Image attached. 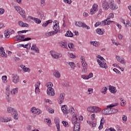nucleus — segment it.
Listing matches in <instances>:
<instances>
[{
  "instance_id": "obj_1",
  "label": "nucleus",
  "mask_w": 131,
  "mask_h": 131,
  "mask_svg": "<svg viewBox=\"0 0 131 131\" xmlns=\"http://www.w3.org/2000/svg\"><path fill=\"white\" fill-rule=\"evenodd\" d=\"M97 58H98L99 59H97V62L101 68H104V69H108V66H107V64H106V60L104 59V57H101V55H99L97 56Z\"/></svg>"
},
{
  "instance_id": "obj_2",
  "label": "nucleus",
  "mask_w": 131,
  "mask_h": 131,
  "mask_svg": "<svg viewBox=\"0 0 131 131\" xmlns=\"http://www.w3.org/2000/svg\"><path fill=\"white\" fill-rule=\"evenodd\" d=\"M118 103H113L110 104L107 106V108H110V113L111 114H115V113H117L118 110L117 109L112 108L113 107H115V106H118Z\"/></svg>"
},
{
  "instance_id": "obj_3",
  "label": "nucleus",
  "mask_w": 131,
  "mask_h": 131,
  "mask_svg": "<svg viewBox=\"0 0 131 131\" xmlns=\"http://www.w3.org/2000/svg\"><path fill=\"white\" fill-rule=\"evenodd\" d=\"M87 111L91 113H97V112H100L101 109L98 106H89L87 108Z\"/></svg>"
},
{
  "instance_id": "obj_4",
  "label": "nucleus",
  "mask_w": 131,
  "mask_h": 131,
  "mask_svg": "<svg viewBox=\"0 0 131 131\" xmlns=\"http://www.w3.org/2000/svg\"><path fill=\"white\" fill-rule=\"evenodd\" d=\"M75 25L76 26H77V27H82V28H86L88 30L90 29L91 28L90 27V26L86 25L85 24H84V23H81L80 21H76L75 23Z\"/></svg>"
},
{
  "instance_id": "obj_5",
  "label": "nucleus",
  "mask_w": 131,
  "mask_h": 131,
  "mask_svg": "<svg viewBox=\"0 0 131 131\" xmlns=\"http://www.w3.org/2000/svg\"><path fill=\"white\" fill-rule=\"evenodd\" d=\"M15 9L17 11L18 13L20 14V15H21L23 18H25L26 16L25 15V11L23 9L21 8V7L19 6H15Z\"/></svg>"
},
{
  "instance_id": "obj_6",
  "label": "nucleus",
  "mask_w": 131,
  "mask_h": 131,
  "mask_svg": "<svg viewBox=\"0 0 131 131\" xmlns=\"http://www.w3.org/2000/svg\"><path fill=\"white\" fill-rule=\"evenodd\" d=\"M111 23H115L114 21L110 20V17H108L103 21H101V26L110 25Z\"/></svg>"
},
{
  "instance_id": "obj_7",
  "label": "nucleus",
  "mask_w": 131,
  "mask_h": 131,
  "mask_svg": "<svg viewBox=\"0 0 131 131\" xmlns=\"http://www.w3.org/2000/svg\"><path fill=\"white\" fill-rule=\"evenodd\" d=\"M12 78V80L13 83H18V82L20 81L19 76L17 75V74H13Z\"/></svg>"
},
{
  "instance_id": "obj_8",
  "label": "nucleus",
  "mask_w": 131,
  "mask_h": 131,
  "mask_svg": "<svg viewBox=\"0 0 131 131\" xmlns=\"http://www.w3.org/2000/svg\"><path fill=\"white\" fill-rule=\"evenodd\" d=\"M92 9L90 10V14L91 15H94V14H96L97 11H98V5L97 4H93Z\"/></svg>"
},
{
  "instance_id": "obj_9",
  "label": "nucleus",
  "mask_w": 131,
  "mask_h": 131,
  "mask_svg": "<svg viewBox=\"0 0 131 131\" xmlns=\"http://www.w3.org/2000/svg\"><path fill=\"white\" fill-rule=\"evenodd\" d=\"M64 98H65V93H62L60 94L59 98L57 99V101H59V104L61 105L63 102H64Z\"/></svg>"
},
{
  "instance_id": "obj_10",
  "label": "nucleus",
  "mask_w": 131,
  "mask_h": 131,
  "mask_svg": "<svg viewBox=\"0 0 131 131\" xmlns=\"http://www.w3.org/2000/svg\"><path fill=\"white\" fill-rule=\"evenodd\" d=\"M31 111L32 113H34L35 114H41V110L36 108L35 107H33L31 108Z\"/></svg>"
},
{
  "instance_id": "obj_11",
  "label": "nucleus",
  "mask_w": 131,
  "mask_h": 131,
  "mask_svg": "<svg viewBox=\"0 0 131 131\" xmlns=\"http://www.w3.org/2000/svg\"><path fill=\"white\" fill-rule=\"evenodd\" d=\"M0 56L4 57V58H7V54L5 52V49L3 47H0Z\"/></svg>"
},
{
  "instance_id": "obj_12",
  "label": "nucleus",
  "mask_w": 131,
  "mask_h": 131,
  "mask_svg": "<svg viewBox=\"0 0 131 131\" xmlns=\"http://www.w3.org/2000/svg\"><path fill=\"white\" fill-rule=\"evenodd\" d=\"M102 8L103 9L105 10V11H107V10L110 8L108 2H107L106 0L104 1L102 3Z\"/></svg>"
},
{
  "instance_id": "obj_13",
  "label": "nucleus",
  "mask_w": 131,
  "mask_h": 131,
  "mask_svg": "<svg viewBox=\"0 0 131 131\" xmlns=\"http://www.w3.org/2000/svg\"><path fill=\"white\" fill-rule=\"evenodd\" d=\"M55 123L56 124V127L57 131H60L61 129L60 128V120L59 118H56L54 119Z\"/></svg>"
},
{
  "instance_id": "obj_14",
  "label": "nucleus",
  "mask_w": 131,
  "mask_h": 131,
  "mask_svg": "<svg viewBox=\"0 0 131 131\" xmlns=\"http://www.w3.org/2000/svg\"><path fill=\"white\" fill-rule=\"evenodd\" d=\"M21 47H23V48H24L25 49H27V51H28V50H30V48H31V43H28L25 45L20 44L19 48H21Z\"/></svg>"
},
{
  "instance_id": "obj_15",
  "label": "nucleus",
  "mask_w": 131,
  "mask_h": 131,
  "mask_svg": "<svg viewBox=\"0 0 131 131\" xmlns=\"http://www.w3.org/2000/svg\"><path fill=\"white\" fill-rule=\"evenodd\" d=\"M110 108L107 107L101 111V113L104 115H110Z\"/></svg>"
},
{
  "instance_id": "obj_16",
  "label": "nucleus",
  "mask_w": 131,
  "mask_h": 131,
  "mask_svg": "<svg viewBox=\"0 0 131 131\" xmlns=\"http://www.w3.org/2000/svg\"><path fill=\"white\" fill-rule=\"evenodd\" d=\"M109 90L110 92H111L112 94H116V92H117V90H116V87L114 86H112L111 85L109 86Z\"/></svg>"
},
{
  "instance_id": "obj_17",
  "label": "nucleus",
  "mask_w": 131,
  "mask_h": 131,
  "mask_svg": "<svg viewBox=\"0 0 131 131\" xmlns=\"http://www.w3.org/2000/svg\"><path fill=\"white\" fill-rule=\"evenodd\" d=\"M18 25H19V26H20V27H29V25L24 23L22 21H19L18 22Z\"/></svg>"
},
{
  "instance_id": "obj_18",
  "label": "nucleus",
  "mask_w": 131,
  "mask_h": 131,
  "mask_svg": "<svg viewBox=\"0 0 131 131\" xmlns=\"http://www.w3.org/2000/svg\"><path fill=\"white\" fill-rule=\"evenodd\" d=\"M31 51H34L35 53H39V49L36 46V44H33L31 48Z\"/></svg>"
},
{
  "instance_id": "obj_19",
  "label": "nucleus",
  "mask_w": 131,
  "mask_h": 131,
  "mask_svg": "<svg viewBox=\"0 0 131 131\" xmlns=\"http://www.w3.org/2000/svg\"><path fill=\"white\" fill-rule=\"evenodd\" d=\"M61 110L63 113V114H68V110H67V105H63L61 106Z\"/></svg>"
},
{
  "instance_id": "obj_20",
  "label": "nucleus",
  "mask_w": 131,
  "mask_h": 131,
  "mask_svg": "<svg viewBox=\"0 0 131 131\" xmlns=\"http://www.w3.org/2000/svg\"><path fill=\"white\" fill-rule=\"evenodd\" d=\"M15 111H17L14 110V108L12 107H8L7 108V112L8 113H10V114H12V115L14 114V113L15 112Z\"/></svg>"
},
{
  "instance_id": "obj_21",
  "label": "nucleus",
  "mask_w": 131,
  "mask_h": 131,
  "mask_svg": "<svg viewBox=\"0 0 131 131\" xmlns=\"http://www.w3.org/2000/svg\"><path fill=\"white\" fill-rule=\"evenodd\" d=\"M110 8L111 10L114 11L115 10H117L118 7H117L116 4H114L113 2H111Z\"/></svg>"
},
{
  "instance_id": "obj_22",
  "label": "nucleus",
  "mask_w": 131,
  "mask_h": 131,
  "mask_svg": "<svg viewBox=\"0 0 131 131\" xmlns=\"http://www.w3.org/2000/svg\"><path fill=\"white\" fill-rule=\"evenodd\" d=\"M53 76L56 77V78H60L61 77V74L60 72L58 71V70H55L53 73Z\"/></svg>"
},
{
  "instance_id": "obj_23",
  "label": "nucleus",
  "mask_w": 131,
  "mask_h": 131,
  "mask_svg": "<svg viewBox=\"0 0 131 131\" xmlns=\"http://www.w3.org/2000/svg\"><path fill=\"white\" fill-rule=\"evenodd\" d=\"M30 19L33 20L36 24H40L41 23V20L37 18H33L32 16H30Z\"/></svg>"
},
{
  "instance_id": "obj_24",
  "label": "nucleus",
  "mask_w": 131,
  "mask_h": 131,
  "mask_svg": "<svg viewBox=\"0 0 131 131\" xmlns=\"http://www.w3.org/2000/svg\"><path fill=\"white\" fill-rule=\"evenodd\" d=\"M53 83L52 82H49L47 84V88H48V93L49 94V91H52L51 90L53 89Z\"/></svg>"
},
{
  "instance_id": "obj_25",
  "label": "nucleus",
  "mask_w": 131,
  "mask_h": 131,
  "mask_svg": "<svg viewBox=\"0 0 131 131\" xmlns=\"http://www.w3.org/2000/svg\"><path fill=\"white\" fill-rule=\"evenodd\" d=\"M47 94L48 96H55V90H54V89H52L51 91H49V92L48 93L47 89Z\"/></svg>"
},
{
  "instance_id": "obj_26",
  "label": "nucleus",
  "mask_w": 131,
  "mask_h": 131,
  "mask_svg": "<svg viewBox=\"0 0 131 131\" xmlns=\"http://www.w3.org/2000/svg\"><path fill=\"white\" fill-rule=\"evenodd\" d=\"M65 36H67L68 37H73V33L70 31H68L65 34Z\"/></svg>"
},
{
  "instance_id": "obj_27",
  "label": "nucleus",
  "mask_w": 131,
  "mask_h": 131,
  "mask_svg": "<svg viewBox=\"0 0 131 131\" xmlns=\"http://www.w3.org/2000/svg\"><path fill=\"white\" fill-rule=\"evenodd\" d=\"M53 30L54 32H57V34H58V32H59V30H60V26H53Z\"/></svg>"
},
{
  "instance_id": "obj_28",
  "label": "nucleus",
  "mask_w": 131,
  "mask_h": 131,
  "mask_svg": "<svg viewBox=\"0 0 131 131\" xmlns=\"http://www.w3.org/2000/svg\"><path fill=\"white\" fill-rule=\"evenodd\" d=\"M59 45L63 49H68V47H67V44L64 42L61 41V42H59Z\"/></svg>"
},
{
  "instance_id": "obj_29",
  "label": "nucleus",
  "mask_w": 131,
  "mask_h": 131,
  "mask_svg": "<svg viewBox=\"0 0 131 131\" xmlns=\"http://www.w3.org/2000/svg\"><path fill=\"white\" fill-rule=\"evenodd\" d=\"M50 54L54 59H59V56L58 54H56L55 53L52 52V51H50Z\"/></svg>"
},
{
  "instance_id": "obj_30",
  "label": "nucleus",
  "mask_w": 131,
  "mask_h": 131,
  "mask_svg": "<svg viewBox=\"0 0 131 131\" xmlns=\"http://www.w3.org/2000/svg\"><path fill=\"white\" fill-rule=\"evenodd\" d=\"M74 128H76V129H80V123L77 122L74 124Z\"/></svg>"
},
{
  "instance_id": "obj_31",
  "label": "nucleus",
  "mask_w": 131,
  "mask_h": 131,
  "mask_svg": "<svg viewBox=\"0 0 131 131\" xmlns=\"http://www.w3.org/2000/svg\"><path fill=\"white\" fill-rule=\"evenodd\" d=\"M78 120V119L76 117V116H75L72 119V122L73 124H75V123H76L77 122H77Z\"/></svg>"
},
{
  "instance_id": "obj_32",
  "label": "nucleus",
  "mask_w": 131,
  "mask_h": 131,
  "mask_svg": "<svg viewBox=\"0 0 131 131\" xmlns=\"http://www.w3.org/2000/svg\"><path fill=\"white\" fill-rule=\"evenodd\" d=\"M96 32L97 34H99L100 35H103V34H104V32L102 31V29H97L96 30Z\"/></svg>"
},
{
  "instance_id": "obj_33",
  "label": "nucleus",
  "mask_w": 131,
  "mask_h": 131,
  "mask_svg": "<svg viewBox=\"0 0 131 131\" xmlns=\"http://www.w3.org/2000/svg\"><path fill=\"white\" fill-rule=\"evenodd\" d=\"M101 93L102 94H103L105 95L106 93H107V88L106 87H103L101 90H100Z\"/></svg>"
},
{
  "instance_id": "obj_34",
  "label": "nucleus",
  "mask_w": 131,
  "mask_h": 131,
  "mask_svg": "<svg viewBox=\"0 0 131 131\" xmlns=\"http://www.w3.org/2000/svg\"><path fill=\"white\" fill-rule=\"evenodd\" d=\"M18 93V88H15L13 89L12 91H11V93L12 95H16Z\"/></svg>"
},
{
  "instance_id": "obj_35",
  "label": "nucleus",
  "mask_w": 131,
  "mask_h": 131,
  "mask_svg": "<svg viewBox=\"0 0 131 131\" xmlns=\"http://www.w3.org/2000/svg\"><path fill=\"white\" fill-rule=\"evenodd\" d=\"M68 47L69 48L70 50H73L74 48V44L72 42H70L68 44Z\"/></svg>"
},
{
  "instance_id": "obj_36",
  "label": "nucleus",
  "mask_w": 131,
  "mask_h": 131,
  "mask_svg": "<svg viewBox=\"0 0 131 131\" xmlns=\"http://www.w3.org/2000/svg\"><path fill=\"white\" fill-rule=\"evenodd\" d=\"M39 85H40V82L39 81L38 82L36 83V84H35V91L36 92H37V90H39Z\"/></svg>"
},
{
  "instance_id": "obj_37",
  "label": "nucleus",
  "mask_w": 131,
  "mask_h": 131,
  "mask_svg": "<svg viewBox=\"0 0 131 131\" xmlns=\"http://www.w3.org/2000/svg\"><path fill=\"white\" fill-rule=\"evenodd\" d=\"M13 115H14V117L13 118L14 119H18V112L15 111V112L14 113V114H13Z\"/></svg>"
},
{
  "instance_id": "obj_38",
  "label": "nucleus",
  "mask_w": 131,
  "mask_h": 131,
  "mask_svg": "<svg viewBox=\"0 0 131 131\" xmlns=\"http://www.w3.org/2000/svg\"><path fill=\"white\" fill-rule=\"evenodd\" d=\"M62 85L64 88H69V82L68 81H65L62 83Z\"/></svg>"
},
{
  "instance_id": "obj_39",
  "label": "nucleus",
  "mask_w": 131,
  "mask_h": 131,
  "mask_svg": "<svg viewBox=\"0 0 131 131\" xmlns=\"http://www.w3.org/2000/svg\"><path fill=\"white\" fill-rule=\"evenodd\" d=\"M14 38H17L16 41H19V40H20V41H22V38H21V35H17L14 37Z\"/></svg>"
},
{
  "instance_id": "obj_40",
  "label": "nucleus",
  "mask_w": 131,
  "mask_h": 131,
  "mask_svg": "<svg viewBox=\"0 0 131 131\" xmlns=\"http://www.w3.org/2000/svg\"><path fill=\"white\" fill-rule=\"evenodd\" d=\"M68 54H69V57L71 58L72 59H75V58H76V56H75V55H74L73 53H70L69 52H68Z\"/></svg>"
},
{
  "instance_id": "obj_41",
  "label": "nucleus",
  "mask_w": 131,
  "mask_h": 131,
  "mask_svg": "<svg viewBox=\"0 0 131 131\" xmlns=\"http://www.w3.org/2000/svg\"><path fill=\"white\" fill-rule=\"evenodd\" d=\"M4 35L5 37H7V38H9L10 37V34L8 31H7V30L5 31Z\"/></svg>"
},
{
  "instance_id": "obj_42",
  "label": "nucleus",
  "mask_w": 131,
  "mask_h": 131,
  "mask_svg": "<svg viewBox=\"0 0 131 131\" xmlns=\"http://www.w3.org/2000/svg\"><path fill=\"white\" fill-rule=\"evenodd\" d=\"M69 65L71 66V68L73 69H75V63L73 62H69Z\"/></svg>"
},
{
  "instance_id": "obj_43",
  "label": "nucleus",
  "mask_w": 131,
  "mask_h": 131,
  "mask_svg": "<svg viewBox=\"0 0 131 131\" xmlns=\"http://www.w3.org/2000/svg\"><path fill=\"white\" fill-rule=\"evenodd\" d=\"M23 71H25V72H28L29 73V72H30V69L26 68V67L25 66Z\"/></svg>"
},
{
  "instance_id": "obj_44",
  "label": "nucleus",
  "mask_w": 131,
  "mask_h": 131,
  "mask_svg": "<svg viewBox=\"0 0 131 131\" xmlns=\"http://www.w3.org/2000/svg\"><path fill=\"white\" fill-rule=\"evenodd\" d=\"M29 30H23L19 31L17 32L18 34H21V33H26V32H28Z\"/></svg>"
},
{
  "instance_id": "obj_45",
  "label": "nucleus",
  "mask_w": 131,
  "mask_h": 131,
  "mask_svg": "<svg viewBox=\"0 0 131 131\" xmlns=\"http://www.w3.org/2000/svg\"><path fill=\"white\" fill-rule=\"evenodd\" d=\"M62 124L66 127H68L69 125H68V122L66 121H62Z\"/></svg>"
},
{
  "instance_id": "obj_46",
  "label": "nucleus",
  "mask_w": 131,
  "mask_h": 131,
  "mask_svg": "<svg viewBox=\"0 0 131 131\" xmlns=\"http://www.w3.org/2000/svg\"><path fill=\"white\" fill-rule=\"evenodd\" d=\"M47 111L49 112V113L53 114L54 112V109H52L50 107L47 108Z\"/></svg>"
},
{
  "instance_id": "obj_47",
  "label": "nucleus",
  "mask_w": 131,
  "mask_h": 131,
  "mask_svg": "<svg viewBox=\"0 0 131 131\" xmlns=\"http://www.w3.org/2000/svg\"><path fill=\"white\" fill-rule=\"evenodd\" d=\"M113 71H114V72H115L117 74H121V73L120 72V71H119V70H117L116 68H114L113 69Z\"/></svg>"
},
{
  "instance_id": "obj_48",
  "label": "nucleus",
  "mask_w": 131,
  "mask_h": 131,
  "mask_svg": "<svg viewBox=\"0 0 131 131\" xmlns=\"http://www.w3.org/2000/svg\"><path fill=\"white\" fill-rule=\"evenodd\" d=\"M2 79L3 82H7V76H2Z\"/></svg>"
},
{
  "instance_id": "obj_49",
  "label": "nucleus",
  "mask_w": 131,
  "mask_h": 131,
  "mask_svg": "<svg viewBox=\"0 0 131 131\" xmlns=\"http://www.w3.org/2000/svg\"><path fill=\"white\" fill-rule=\"evenodd\" d=\"M6 95H7L6 96V99L8 102H10V93H8V92L7 93V94H6Z\"/></svg>"
},
{
  "instance_id": "obj_50",
  "label": "nucleus",
  "mask_w": 131,
  "mask_h": 131,
  "mask_svg": "<svg viewBox=\"0 0 131 131\" xmlns=\"http://www.w3.org/2000/svg\"><path fill=\"white\" fill-rule=\"evenodd\" d=\"M39 15H40V17L41 18V19H45V15H43V12H40Z\"/></svg>"
},
{
  "instance_id": "obj_51",
  "label": "nucleus",
  "mask_w": 131,
  "mask_h": 131,
  "mask_svg": "<svg viewBox=\"0 0 131 131\" xmlns=\"http://www.w3.org/2000/svg\"><path fill=\"white\" fill-rule=\"evenodd\" d=\"M105 119H104V118H102L100 121V124L104 125V123H105Z\"/></svg>"
},
{
  "instance_id": "obj_52",
  "label": "nucleus",
  "mask_w": 131,
  "mask_h": 131,
  "mask_svg": "<svg viewBox=\"0 0 131 131\" xmlns=\"http://www.w3.org/2000/svg\"><path fill=\"white\" fill-rule=\"evenodd\" d=\"M3 120L2 121L3 122H8V121H10L11 119H10L9 118H5V119H3Z\"/></svg>"
},
{
  "instance_id": "obj_53",
  "label": "nucleus",
  "mask_w": 131,
  "mask_h": 131,
  "mask_svg": "<svg viewBox=\"0 0 131 131\" xmlns=\"http://www.w3.org/2000/svg\"><path fill=\"white\" fill-rule=\"evenodd\" d=\"M81 78H82L83 79H89L88 75H81Z\"/></svg>"
},
{
  "instance_id": "obj_54",
  "label": "nucleus",
  "mask_w": 131,
  "mask_h": 131,
  "mask_svg": "<svg viewBox=\"0 0 131 131\" xmlns=\"http://www.w3.org/2000/svg\"><path fill=\"white\" fill-rule=\"evenodd\" d=\"M28 40H31V38L30 37L25 38L24 39H23L21 41H27Z\"/></svg>"
},
{
  "instance_id": "obj_55",
  "label": "nucleus",
  "mask_w": 131,
  "mask_h": 131,
  "mask_svg": "<svg viewBox=\"0 0 131 131\" xmlns=\"http://www.w3.org/2000/svg\"><path fill=\"white\" fill-rule=\"evenodd\" d=\"M87 71H88V68H83V69L82 70V72L83 73H86Z\"/></svg>"
},
{
  "instance_id": "obj_56",
  "label": "nucleus",
  "mask_w": 131,
  "mask_h": 131,
  "mask_svg": "<svg viewBox=\"0 0 131 131\" xmlns=\"http://www.w3.org/2000/svg\"><path fill=\"white\" fill-rule=\"evenodd\" d=\"M41 6L43 7L46 5V0H41Z\"/></svg>"
},
{
  "instance_id": "obj_57",
  "label": "nucleus",
  "mask_w": 131,
  "mask_h": 131,
  "mask_svg": "<svg viewBox=\"0 0 131 131\" xmlns=\"http://www.w3.org/2000/svg\"><path fill=\"white\" fill-rule=\"evenodd\" d=\"M91 118L92 120H94L95 118H96V115L95 114L91 115Z\"/></svg>"
},
{
  "instance_id": "obj_58",
  "label": "nucleus",
  "mask_w": 131,
  "mask_h": 131,
  "mask_svg": "<svg viewBox=\"0 0 131 131\" xmlns=\"http://www.w3.org/2000/svg\"><path fill=\"white\" fill-rule=\"evenodd\" d=\"M102 9H100L97 14V16H98V17H100V16L102 15Z\"/></svg>"
},
{
  "instance_id": "obj_59",
  "label": "nucleus",
  "mask_w": 131,
  "mask_h": 131,
  "mask_svg": "<svg viewBox=\"0 0 131 131\" xmlns=\"http://www.w3.org/2000/svg\"><path fill=\"white\" fill-rule=\"evenodd\" d=\"M5 13V9L3 8L0 9V15H3Z\"/></svg>"
},
{
  "instance_id": "obj_60",
  "label": "nucleus",
  "mask_w": 131,
  "mask_h": 131,
  "mask_svg": "<svg viewBox=\"0 0 131 131\" xmlns=\"http://www.w3.org/2000/svg\"><path fill=\"white\" fill-rule=\"evenodd\" d=\"M123 121H126L127 120V117H126L125 115H123L122 117Z\"/></svg>"
},
{
  "instance_id": "obj_61",
  "label": "nucleus",
  "mask_w": 131,
  "mask_h": 131,
  "mask_svg": "<svg viewBox=\"0 0 131 131\" xmlns=\"http://www.w3.org/2000/svg\"><path fill=\"white\" fill-rule=\"evenodd\" d=\"M102 24V23L100 22L99 23L98 21L96 22V23L95 24V27H98L99 25H101Z\"/></svg>"
},
{
  "instance_id": "obj_62",
  "label": "nucleus",
  "mask_w": 131,
  "mask_h": 131,
  "mask_svg": "<svg viewBox=\"0 0 131 131\" xmlns=\"http://www.w3.org/2000/svg\"><path fill=\"white\" fill-rule=\"evenodd\" d=\"M49 34L51 35H54V34H57V32H54V31L52 32H50Z\"/></svg>"
},
{
  "instance_id": "obj_63",
  "label": "nucleus",
  "mask_w": 131,
  "mask_h": 131,
  "mask_svg": "<svg viewBox=\"0 0 131 131\" xmlns=\"http://www.w3.org/2000/svg\"><path fill=\"white\" fill-rule=\"evenodd\" d=\"M118 37L119 39H122V38H123V36H122V35H121V34H119L118 35Z\"/></svg>"
},
{
  "instance_id": "obj_64",
  "label": "nucleus",
  "mask_w": 131,
  "mask_h": 131,
  "mask_svg": "<svg viewBox=\"0 0 131 131\" xmlns=\"http://www.w3.org/2000/svg\"><path fill=\"white\" fill-rule=\"evenodd\" d=\"M93 75H94L93 74V73H90L89 74V75L88 76H87L88 77V79H89V78H92V77H93Z\"/></svg>"
}]
</instances>
